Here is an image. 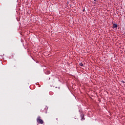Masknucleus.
<instances>
[{"instance_id": "obj_1", "label": "nucleus", "mask_w": 125, "mask_h": 125, "mask_svg": "<svg viewBox=\"0 0 125 125\" xmlns=\"http://www.w3.org/2000/svg\"><path fill=\"white\" fill-rule=\"evenodd\" d=\"M37 122L39 124H43V121H42V120L41 119V117L40 116L38 117V118L37 119Z\"/></svg>"}, {"instance_id": "obj_2", "label": "nucleus", "mask_w": 125, "mask_h": 125, "mask_svg": "<svg viewBox=\"0 0 125 125\" xmlns=\"http://www.w3.org/2000/svg\"><path fill=\"white\" fill-rule=\"evenodd\" d=\"M118 27V24H113V28H115V29H117Z\"/></svg>"}, {"instance_id": "obj_3", "label": "nucleus", "mask_w": 125, "mask_h": 125, "mask_svg": "<svg viewBox=\"0 0 125 125\" xmlns=\"http://www.w3.org/2000/svg\"><path fill=\"white\" fill-rule=\"evenodd\" d=\"M80 65L82 67H83V63H80Z\"/></svg>"}, {"instance_id": "obj_4", "label": "nucleus", "mask_w": 125, "mask_h": 125, "mask_svg": "<svg viewBox=\"0 0 125 125\" xmlns=\"http://www.w3.org/2000/svg\"><path fill=\"white\" fill-rule=\"evenodd\" d=\"M96 0H94L95 1H96Z\"/></svg>"}]
</instances>
